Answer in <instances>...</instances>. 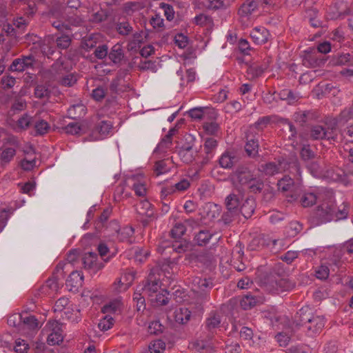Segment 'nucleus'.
Instances as JSON below:
<instances>
[{
    "label": "nucleus",
    "mask_w": 353,
    "mask_h": 353,
    "mask_svg": "<svg viewBox=\"0 0 353 353\" xmlns=\"http://www.w3.org/2000/svg\"><path fill=\"white\" fill-rule=\"evenodd\" d=\"M247 139L245 150L250 157H254L258 154V141L253 139H248V137H247Z\"/></svg>",
    "instance_id": "7c9ffc66"
},
{
    "label": "nucleus",
    "mask_w": 353,
    "mask_h": 353,
    "mask_svg": "<svg viewBox=\"0 0 353 353\" xmlns=\"http://www.w3.org/2000/svg\"><path fill=\"white\" fill-rule=\"evenodd\" d=\"M133 301L137 303V309L138 311H143L145 308L144 296L135 292L133 296Z\"/></svg>",
    "instance_id": "864d4df0"
},
{
    "label": "nucleus",
    "mask_w": 353,
    "mask_h": 353,
    "mask_svg": "<svg viewBox=\"0 0 353 353\" xmlns=\"http://www.w3.org/2000/svg\"><path fill=\"white\" fill-rule=\"evenodd\" d=\"M110 215V210L109 209H105L103 211L98 220L95 222V228L97 231H101L104 228Z\"/></svg>",
    "instance_id": "72a5a7b5"
},
{
    "label": "nucleus",
    "mask_w": 353,
    "mask_h": 353,
    "mask_svg": "<svg viewBox=\"0 0 353 353\" xmlns=\"http://www.w3.org/2000/svg\"><path fill=\"white\" fill-rule=\"evenodd\" d=\"M112 124L110 121H102L92 130L90 140L97 141L103 139L110 132Z\"/></svg>",
    "instance_id": "9b49d317"
},
{
    "label": "nucleus",
    "mask_w": 353,
    "mask_h": 353,
    "mask_svg": "<svg viewBox=\"0 0 353 353\" xmlns=\"http://www.w3.org/2000/svg\"><path fill=\"white\" fill-rule=\"evenodd\" d=\"M239 159L234 154L225 152L219 159V165L223 168L230 169L232 168L235 164L237 163Z\"/></svg>",
    "instance_id": "aec40b11"
},
{
    "label": "nucleus",
    "mask_w": 353,
    "mask_h": 353,
    "mask_svg": "<svg viewBox=\"0 0 353 353\" xmlns=\"http://www.w3.org/2000/svg\"><path fill=\"white\" fill-rule=\"evenodd\" d=\"M81 260L83 268L86 270H92L94 273L103 268V264L98 261V255L95 252H89L85 253Z\"/></svg>",
    "instance_id": "9d476101"
},
{
    "label": "nucleus",
    "mask_w": 353,
    "mask_h": 353,
    "mask_svg": "<svg viewBox=\"0 0 353 353\" xmlns=\"http://www.w3.org/2000/svg\"><path fill=\"white\" fill-rule=\"evenodd\" d=\"M16 352L25 353L29 349V345L23 339H18L15 341V345L14 347Z\"/></svg>",
    "instance_id": "6e6d98bb"
},
{
    "label": "nucleus",
    "mask_w": 353,
    "mask_h": 353,
    "mask_svg": "<svg viewBox=\"0 0 353 353\" xmlns=\"http://www.w3.org/2000/svg\"><path fill=\"white\" fill-rule=\"evenodd\" d=\"M106 14L105 11L99 10L92 14L90 20L94 23H99L106 19Z\"/></svg>",
    "instance_id": "774afa93"
},
{
    "label": "nucleus",
    "mask_w": 353,
    "mask_h": 353,
    "mask_svg": "<svg viewBox=\"0 0 353 353\" xmlns=\"http://www.w3.org/2000/svg\"><path fill=\"white\" fill-rule=\"evenodd\" d=\"M310 137L314 140L323 139L325 138L329 139L327 132L321 125H314L310 130Z\"/></svg>",
    "instance_id": "cd10ccee"
},
{
    "label": "nucleus",
    "mask_w": 353,
    "mask_h": 353,
    "mask_svg": "<svg viewBox=\"0 0 353 353\" xmlns=\"http://www.w3.org/2000/svg\"><path fill=\"white\" fill-rule=\"evenodd\" d=\"M34 128L36 130L37 134L43 135L47 133L49 129V125L47 122L44 121H41L39 122L36 123Z\"/></svg>",
    "instance_id": "4d7b16f0"
},
{
    "label": "nucleus",
    "mask_w": 353,
    "mask_h": 353,
    "mask_svg": "<svg viewBox=\"0 0 353 353\" xmlns=\"http://www.w3.org/2000/svg\"><path fill=\"white\" fill-rule=\"evenodd\" d=\"M168 168L165 160L158 161L154 166V171L157 176L167 172Z\"/></svg>",
    "instance_id": "49530a36"
},
{
    "label": "nucleus",
    "mask_w": 353,
    "mask_h": 353,
    "mask_svg": "<svg viewBox=\"0 0 353 353\" xmlns=\"http://www.w3.org/2000/svg\"><path fill=\"white\" fill-rule=\"evenodd\" d=\"M32 121V118L27 114H25L22 117L18 119L17 126L21 130H25L29 127Z\"/></svg>",
    "instance_id": "052dcab7"
},
{
    "label": "nucleus",
    "mask_w": 353,
    "mask_h": 353,
    "mask_svg": "<svg viewBox=\"0 0 353 353\" xmlns=\"http://www.w3.org/2000/svg\"><path fill=\"white\" fill-rule=\"evenodd\" d=\"M325 325L324 318L321 316L312 314L304 332L309 336L320 332Z\"/></svg>",
    "instance_id": "ddd939ff"
},
{
    "label": "nucleus",
    "mask_w": 353,
    "mask_h": 353,
    "mask_svg": "<svg viewBox=\"0 0 353 353\" xmlns=\"http://www.w3.org/2000/svg\"><path fill=\"white\" fill-rule=\"evenodd\" d=\"M38 320L32 315L28 314H22L21 317V326H26L27 328L34 330L38 327Z\"/></svg>",
    "instance_id": "c756f323"
},
{
    "label": "nucleus",
    "mask_w": 353,
    "mask_h": 353,
    "mask_svg": "<svg viewBox=\"0 0 353 353\" xmlns=\"http://www.w3.org/2000/svg\"><path fill=\"white\" fill-rule=\"evenodd\" d=\"M134 229L132 227H124L119 231V239L121 241H125L132 236L134 234Z\"/></svg>",
    "instance_id": "13d9d810"
},
{
    "label": "nucleus",
    "mask_w": 353,
    "mask_h": 353,
    "mask_svg": "<svg viewBox=\"0 0 353 353\" xmlns=\"http://www.w3.org/2000/svg\"><path fill=\"white\" fill-rule=\"evenodd\" d=\"M281 165L274 162H269L262 164L259 168V171L263 172L266 175L272 176L279 173Z\"/></svg>",
    "instance_id": "393cba45"
},
{
    "label": "nucleus",
    "mask_w": 353,
    "mask_h": 353,
    "mask_svg": "<svg viewBox=\"0 0 353 353\" xmlns=\"http://www.w3.org/2000/svg\"><path fill=\"white\" fill-rule=\"evenodd\" d=\"M240 303L243 310H250L255 306L256 299L251 294L245 295L243 297Z\"/></svg>",
    "instance_id": "f704fd0d"
},
{
    "label": "nucleus",
    "mask_w": 353,
    "mask_h": 353,
    "mask_svg": "<svg viewBox=\"0 0 353 353\" xmlns=\"http://www.w3.org/2000/svg\"><path fill=\"white\" fill-rule=\"evenodd\" d=\"M234 176L236 181L241 185H248L255 179V176L247 166L240 165L234 172Z\"/></svg>",
    "instance_id": "1a4fd4ad"
},
{
    "label": "nucleus",
    "mask_w": 353,
    "mask_h": 353,
    "mask_svg": "<svg viewBox=\"0 0 353 353\" xmlns=\"http://www.w3.org/2000/svg\"><path fill=\"white\" fill-rule=\"evenodd\" d=\"M191 316V312L186 307H181L175 310L174 318L176 322L185 324L188 323Z\"/></svg>",
    "instance_id": "4be33fe9"
},
{
    "label": "nucleus",
    "mask_w": 353,
    "mask_h": 353,
    "mask_svg": "<svg viewBox=\"0 0 353 353\" xmlns=\"http://www.w3.org/2000/svg\"><path fill=\"white\" fill-rule=\"evenodd\" d=\"M60 276L61 278H63V270L62 267L57 265L56 272L53 273L52 276L48 279L43 286V292L48 294L57 292L59 288V280L60 279Z\"/></svg>",
    "instance_id": "6e6552de"
},
{
    "label": "nucleus",
    "mask_w": 353,
    "mask_h": 353,
    "mask_svg": "<svg viewBox=\"0 0 353 353\" xmlns=\"http://www.w3.org/2000/svg\"><path fill=\"white\" fill-rule=\"evenodd\" d=\"M285 271L281 263L276 264L261 280L262 285L270 293L279 294L292 290L294 284L284 278Z\"/></svg>",
    "instance_id": "f257e3e1"
},
{
    "label": "nucleus",
    "mask_w": 353,
    "mask_h": 353,
    "mask_svg": "<svg viewBox=\"0 0 353 353\" xmlns=\"http://www.w3.org/2000/svg\"><path fill=\"white\" fill-rule=\"evenodd\" d=\"M212 234L208 230H200L194 238V242L199 246L205 245L209 243Z\"/></svg>",
    "instance_id": "5701e85b"
},
{
    "label": "nucleus",
    "mask_w": 353,
    "mask_h": 353,
    "mask_svg": "<svg viewBox=\"0 0 353 353\" xmlns=\"http://www.w3.org/2000/svg\"><path fill=\"white\" fill-rule=\"evenodd\" d=\"M212 282L207 279L195 276L192 281V291L194 294L196 303L200 305L209 299L210 290L212 288Z\"/></svg>",
    "instance_id": "7ed1b4c3"
},
{
    "label": "nucleus",
    "mask_w": 353,
    "mask_h": 353,
    "mask_svg": "<svg viewBox=\"0 0 353 353\" xmlns=\"http://www.w3.org/2000/svg\"><path fill=\"white\" fill-rule=\"evenodd\" d=\"M317 279L321 280H325L328 278L330 274V270L326 265H321L315 272Z\"/></svg>",
    "instance_id": "5fc2aeb1"
},
{
    "label": "nucleus",
    "mask_w": 353,
    "mask_h": 353,
    "mask_svg": "<svg viewBox=\"0 0 353 353\" xmlns=\"http://www.w3.org/2000/svg\"><path fill=\"white\" fill-rule=\"evenodd\" d=\"M217 146V141L214 138H207L204 143V149L208 154Z\"/></svg>",
    "instance_id": "69168bd1"
},
{
    "label": "nucleus",
    "mask_w": 353,
    "mask_h": 353,
    "mask_svg": "<svg viewBox=\"0 0 353 353\" xmlns=\"http://www.w3.org/2000/svg\"><path fill=\"white\" fill-rule=\"evenodd\" d=\"M225 353H241L242 349L237 342L228 341L225 347Z\"/></svg>",
    "instance_id": "8fccbe9b"
},
{
    "label": "nucleus",
    "mask_w": 353,
    "mask_h": 353,
    "mask_svg": "<svg viewBox=\"0 0 353 353\" xmlns=\"http://www.w3.org/2000/svg\"><path fill=\"white\" fill-rule=\"evenodd\" d=\"M138 68L141 70H150L152 72H155L157 70L156 61L151 60L141 61L138 65Z\"/></svg>",
    "instance_id": "58836bf2"
},
{
    "label": "nucleus",
    "mask_w": 353,
    "mask_h": 353,
    "mask_svg": "<svg viewBox=\"0 0 353 353\" xmlns=\"http://www.w3.org/2000/svg\"><path fill=\"white\" fill-rule=\"evenodd\" d=\"M116 29L119 34L123 36L129 35L133 30L132 27L127 21L118 23Z\"/></svg>",
    "instance_id": "e433bc0d"
},
{
    "label": "nucleus",
    "mask_w": 353,
    "mask_h": 353,
    "mask_svg": "<svg viewBox=\"0 0 353 353\" xmlns=\"http://www.w3.org/2000/svg\"><path fill=\"white\" fill-rule=\"evenodd\" d=\"M122 307L121 301L119 299H114L108 303L103 305L101 309V312L104 314L106 313H116L117 312H121Z\"/></svg>",
    "instance_id": "c85d7f7f"
},
{
    "label": "nucleus",
    "mask_w": 353,
    "mask_h": 353,
    "mask_svg": "<svg viewBox=\"0 0 353 353\" xmlns=\"http://www.w3.org/2000/svg\"><path fill=\"white\" fill-rule=\"evenodd\" d=\"M299 199V202L304 208H307L314 205L318 200L321 199V195H316L313 192H304L303 194H291L288 201L292 202Z\"/></svg>",
    "instance_id": "0eeeda50"
},
{
    "label": "nucleus",
    "mask_w": 353,
    "mask_h": 353,
    "mask_svg": "<svg viewBox=\"0 0 353 353\" xmlns=\"http://www.w3.org/2000/svg\"><path fill=\"white\" fill-rule=\"evenodd\" d=\"M221 323V316L214 312L211 313L205 322V329L208 332V334L205 338L198 340L195 343V346L201 350L210 347L214 334L216 329L220 327Z\"/></svg>",
    "instance_id": "f03ea898"
},
{
    "label": "nucleus",
    "mask_w": 353,
    "mask_h": 353,
    "mask_svg": "<svg viewBox=\"0 0 353 353\" xmlns=\"http://www.w3.org/2000/svg\"><path fill=\"white\" fill-rule=\"evenodd\" d=\"M241 196L234 192L230 193L225 199V205L226 209H231L235 211H239L240 213V199Z\"/></svg>",
    "instance_id": "412c9836"
},
{
    "label": "nucleus",
    "mask_w": 353,
    "mask_h": 353,
    "mask_svg": "<svg viewBox=\"0 0 353 353\" xmlns=\"http://www.w3.org/2000/svg\"><path fill=\"white\" fill-rule=\"evenodd\" d=\"M137 213L146 218H151L154 216V209L152 204L148 200H141L137 205Z\"/></svg>",
    "instance_id": "6ab92c4d"
},
{
    "label": "nucleus",
    "mask_w": 353,
    "mask_h": 353,
    "mask_svg": "<svg viewBox=\"0 0 353 353\" xmlns=\"http://www.w3.org/2000/svg\"><path fill=\"white\" fill-rule=\"evenodd\" d=\"M16 154V150L12 148H4L0 156L1 165H4L9 162L11 161V160L14 158V157Z\"/></svg>",
    "instance_id": "2f4dec72"
},
{
    "label": "nucleus",
    "mask_w": 353,
    "mask_h": 353,
    "mask_svg": "<svg viewBox=\"0 0 353 353\" xmlns=\"http://www.w3.org/2000/svg\"><path fill=\"white\" fill-rule=\"evenodd\" d=\"M163 325L160 323L159 321H154L149 324L148 332L150 334L157 335L163 332Z\"/></svg>",
    "instance_id": "a19ab883"
},
{
    "label": "nucleus",
    "mask_w": 353,
    "mask_h": 353,
    "mask_svg": "<svg viewBox=\"0 0 353 353\" xmlns=\"http://www.w3.org/2000/svg\"><path fill=\"white\" fill-rule=\"evenodd\" d=\"M250 37L255 43L261 45L269 41L271 34L265 28L259 26L252 30Z\"/></svg>",
    "instance_id": "4468645a"
},
{
    "label": "nucleus",
    "mask_w": 353,
    "mask_h": 353,
    "mask_svg": "<svg viewBox=\"0 0 353 353\" xmlns=\"http://www.w3.org/2000/svg\"><path fill=\"white\" fill-rule=\"evenodd\" d=\"M34 63L32 56L24 57L21 59H16L10 66V70L12 72H22L26 68L32 67Z\"/></svg>",
    "instance_id": "2eb2a0df"
},
{
    "label": "nucleus",
    "mask_w": 353,
    "mask_h": 353,
    "mask_svg": "<svg viewBox=\"0 0 353 353\" xmlns=\"http://www.w3.org/2000/svg\"><path fill=\"white\" fill-rule=\"evenodd\" d=\"M348 215V207L346 204H343L342 208H339L337 210L335 208L334 218L336 220H341L346 219Z\"/></svg>",
    "instance_id": "e2e57ef3"
},
{
    "label": "nucleus",
    "mask_w": 353,
    "mask_h": 353,
    "mask_svg": "<svg viewBox=\"0 0 353 353\" xmlns=\"http://www.w3.org/2000/svg\"><path fill=\"white\" fill-rule=\"evenodd\" d=\"M148 255L149 252L139 248H137L134 251V259L140 263H143Z\"/></svg>",
    "instance_id": "680f3d73"
},
{
    "label": "nucleus",
    "mask_w": 353,
    "mask_h": 353,
    "mask_svg": "<svg viewBox=\"0 0 353 353\" xmlns=\"http://www.w3.org/2000/svg\"><path fill=\"white\" fill-rule=\"evenodd\" d=\"M192 150L191 145H183L180 150L179 154L182 157L183 161L185 163L191 162L192 160V155L188 154V153Z\"/></svg>",
    "instance_id": "de8ad7c7"
},
{
    "label": "nucleus",
    "mask_w": 353,
    "mask_h": 353,
    "mask_svg": "<svg viewBox=\"0 0 353 353\" xmlns=\"http://www.w3.org/2000/svg\"><path fill=\"white\" fill-rule=\"evenodd\" d=\"M151 353H161L165 349V343L161 340H156L150 346Z\"/></svg>",
    "instance_id": "c03bdc74"
},
{
    "label": "nucleus",
    "mask_w": 353,
    "mask_h": 353,
    "mask_svg": "<svg viewBox=\"0 0 353 353\" xmlns=\"http://www.w3.org/2000/svg\"><path fill=\"white\" fill-rule=\"evenodd\" d=\"M194 22L196 25L203 26L210 25L212 23V20L210 17L204 14H200L194 17Z\"/></svg>",
    "instance_id": "09e8293b"
},
{
    "label": "nucleus",
    "mask_w": 353,
    "mask_h": 353,
    "mask_svg": "<svg viewBox=\"0 0 353 353\" xmlns=\"http://www.w3.org/2000/svg\"><path fill=\"white\" fill-rule=\"evenodd\" d=\"M279 190L282 192H288L290 194H287V197L290 199L291 194H295V185L294 180L289 176H284L277 183Z\"/></svg>",
    "instance_id": "a211bd4d"
},
{
    "label": "nucleus",
    "mask_w": 353,
    "mask_h": 353,
    "mask_svg": "<svg viewBox=\"0 0 353 353\" xmlns=\"http://www.w3.org/2000/svg\"><path fill=\"white\" fill-rule=\"evenodd\" d=\"M109 59L114 63H119L123 58V52L121 45H114L108 54Z\"/></svg>",
    "instance_id": "bb28decb"
},
{
    "label": "nucleus",
    "mask_w": 353,
    "mask_h": 353,
    "mask_svg": "<svg viewBox=\"0 0 353 353\" xmlns=\"http://www.w3.org/2000/svg\"><path fill=\"white\" fill-rule=\"evenodd\" d=\"M168 295L169 292L165 289H163L154 294V298H151V301L156 303L157 305H165L169 302Z\"/></svg>",
    "instance_id": "a878e982"
},
{
    "label": "nucleus",
    "mask_w": 353,
    "mask_h": 353,
    "mask_svg": "<svg viewBox=\"0 0 353 353\" xmlns=\"http://www.w3.org/2000/svg\"><path fill=\"white\" fill-rule=\"evenodd\" d=\"M311 118L310 112H295L294 114L295 121L299 123L301 125H303Z\"/></svg>",
    "instance_id": "37998d69"
},
{
    "label": "nucleus",
    "mask_w": 353,
    "mask_h": 353,
    "mask_svg": "<svg viewBox=\"0 0 353 353\" xmlns=\"http://www.w3.org/2000/svg\"><path fill=\"white\" fill-rule=\"evenodd\" d=\"M174 43L179 48L183 49L187 46L188 39L184 34H178L174 37Z\"/></svg>",
    "instance_id": "338daca9"
},
{
    "label": "nucleus",
    "mask_w": 353,
    "mask_h": 353,
    "mask_svg": "<svg viewBox=\"0 0 353 353\" xmlns=\"http://www.w3.org/2000/svg\"><path fill=\"white\" fill-rule=\"evenodd\" d=\"M34 94L37 97L40 99L48 98L50 94V91L46 85H39L35 88Z\"/></svg>",
    "instance_id": "79ce46f5"
},
{
    "label": "nucleus",
    "mask_w": 353,
    "mask_h": 353,
    "mask_svg": "<svg viewBox=\"0 0 353 353\" xmlns=\"http://www.w3.org/2000/svg\"><path fill=\"white\" fill-rule=\"evenodd\" d=\"M83 282V275L79 271L72 272L66 280V286L70 291H78L82 286Z\"/></svg>",
    "instance_id": "dca6fc26"
},
{
    "label": "nucleus",
    "mask_w": 353,
    "mask_h": 353,
    "mask_svg": "<svg viewBox=\"0 0 353 353\" xmlns=\"http://www.w3.org/2000/svg\"><path fill=\"white\" fill-rule=\"evenodd\" d=\"M256 8V3L253 0H247L239 9V14L241 17L250 15Z\"/></svg>",
    "instance_id": "b1692460"
},
{
    "label": "nucleus",
    "mask_w": 353,
    "mask_h": 353,
    "mask_svg": "<svg viewBox=\"0 0 353 353\" xmlns=\"http://www.w3.org/2000/svg\"><path fill=\"white\" fill-rule=\"evenodd\" d=\"M248 189L252 193L256 194L260 193L264 188V183L261 179H257L255 177L254 181H253L250 184H248Z\"/></svg>",
    "instance_id": "ea45409f"
},
{
    "label": "nucleus",
    "mask_w": 353,
    "mask_h": 353,
    "mask_svg": "<svg viewBox=\"0 0 353 353\" xmlns=\"http://www.w3.org/2000/svg\"><path fill=\"white\" fill-rule=\"evenodd\" d=\"M143 32H136L132 34V40L130 41L129 46L131 49L135 48L139 46L143 41Z\"/></svg>",
    "instance_id": "a18cd8bd"
},
{
    "label": "nucleus",
    "mask_w": 353,
    "mask_h": 353,
    "mask_svg": "<svg viewBox=\"0 0 353 353\" xmlns=\"http://www.w3.org/2000/svg\"><path fill=\"white\" fill-rule=\"evenodd\" d=\"M185 231L186 228L184 224L178 223L175 224L174 228L172 229L170 233L172 238L178 239H181L183 236Z\"/></svg>",
    "instance_id": "4c0bfd02"
},
{
    "label": "nucleus",
    "mask_w": 353,
    "mask_h": 353,
    "mask_svg": "<svg viewBox=\"0 0 353 353\" xmlns=\"http://www.w3.org/2000/svg\"><path fill=\"white\" fill-rule=\"evenodd\" d=\"M161 287L160 279H157L154 274H150L141 288V290L145 296L152 298L159 291Z\"/></svg>",
    "instance_id": "423d86ee"
},
{
    "label": "nucleus",
    "mask_w": 353,
    "mask_h": 353,
    "mask_svg": "<svg viewBox=\"0 0 353 353\" xmlns=\"http://www.w3.org/2000/svg\"><path fill=\"white\" fill-rule=\"evenodd\" d=\"M49 331L51 332L48 334L47 342L50 345H54L59 344L63 340V330L61 329V324L58 321L48 323L47 325Z\"/></svg>",
    "instance_id": "39448f33"
},
{
    "label": "nucleus",
    "mask_w": 353,
    "mask_h": 353,
    "mask_svg": "<svg viewBox=\"0 0 353 353\" xmlns=\"http://www.w3.org/2000/svg\"><path fill=\"white\" fill-rule=\"evenodd\" d=\"M83 130V125L77 122H71L65 127L67 133L71 134H77Z\"/></svg>",
    "instance_id": "3c124183"
},
{
    "label": "nucleus",
    "mask_w": 353,
    "mask_h": 353,
    "mask_svg": "<svg viewBox=\"0 0 353 353\" xmlns=\"http://www.w3.org/2000/svg\"><path fill=\"white\" fill-rule=\"evenodd\" d=\"M22 314H14L8 319V324L14 327H20L21 326Z\"/></svg>",
    "instance_id": "603ef678"
},
{
    "label": "nucleus",
    "mask_w": 353,
    "mask_h": 353,
    "mask_svg": "<svg viewBox=\"0 0 353 353\" xmlns=\"http://www.w3.org/2000/svg\"><path fill=\"white\" fill-rule=\"evenodd\" d=\"M77 81V79L74 74H68L61 79V83L64 86L70 87L74 85Z\"/></svg>",
    "instance_id": "0e129e2a"
},
{
    "label": "nucleus",
    "mask_w": 353,
    "mask_h": 353,
    "mask_svg": "<svg viewBox=\"0 0 353 353\" xmlns=\"http://www.w3.org/2000/svg\"><path fill=\"white\" fill-rule=\"evenodd\" d=\"M335 206L332 203H323L318 206L316 214L321 223H326L334 219Z\"/></svg>",
    "instance_id": "f8f14e48"
},
{
    "label": "nucleus",
    "mask_w": 353,
    "mask_h": 353,
    "mask_svg": "<svg viewBox=\"0 0 353 353\" xmlns=\"http://www.w3.org/2000/svg\"><path fill=\"white\" fill-rule=\"evenodd\" d=\"M114 320L110 315H105L102 319L100 320L98 327L101 331H107L110 329L114 325Z\"/></svg>",
    "instance_id": "c9c22d12"
},
{
    "label": "nucleus",
    "mask_w": 353,
    "mask_h": 353,
    "mask_svg": "<svg viewBox=\"0 0 353 353\" xmlns=\"http://www.w3.org/2000/svg\"><path fill=\"white\" fill-rule=\"evenodd\" d=\"M256 206L255 199L252 196H249L241 205L239 209L240 213H241L245 219L250 218L254 212Z\"/></svg>",
    "instance_id": "f3484780"
},
{
    "label": "nucleus",
    "mask_w": 353,
    "mask_h": 353,
    "mask_svg": "<svg viewBox=\"0 0 353 353\" xmlns=\"http://www.w3.org/2000/svg\"><path fill=\"white\" fill-rule=\"evenodd\" d=\"M205 132L211 135L216 134L219 130V125L215 122L205 123L203 124Z\"/></svg>",
    "instance_id": "bf43d9fd"
},
{
    "label": "nucleus",
    "mask_w": 353,
    "mask_h": 353,
    "mask_svg": "<svg viewBox=\"0 0 353 353\" xmlns=\"http://www.w3.org/2000/svg\"><path fill=\"white\" fill-rule=\"evenodd\" d=\"M312 313L308 307L301 308L294 315L291 327L294 332H296L300 329H303V331L305 330L306 325L310 321V318H312Z\"/></svg>",
    "instance_id": "20e7f679"
},
{
    "label": "nucleus",
    "mask_w": 353,
    "mask_h": 353,
    "mask_svg": "<svg viewBox=\"0 0 353 353\" xmlns=\"http://www.w3.org/2000/svg\"><path fill=\"white\" fill-rule=\"evenodd\" d=\"M239 214V211H235L231 209H226L221 216V221L225 225L231 223Z\"/></svg>",
    "instance_id": "473e14b6"
}]
</instances>
